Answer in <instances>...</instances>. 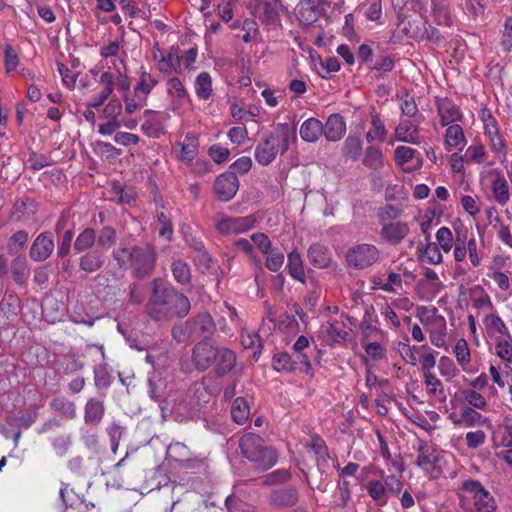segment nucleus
Wrapping results in <instances>:
<instances>
[{"instance_id":"f257e3e1","label":"nucleus","mask_w":512,"mask_h":512,"mask_svg":"<svg viewBox=\"0 0 512 512\" xmlns=\"http://www.w3.org/2000/svg\"><path fill=\"white\" fill-rule=\"evenodd\" d=\"M150 288L144 311L151 320L167 323L174 319H183L189 314V298L168 281L154 278L150 282Z\"/></svg>"},{"instance_id":"f03ea898","label":"nucleus","mask_w":512,"mask_h":512,"mask_svg":"<svg viewBox=\"0 0 512 512\" xmlns=\"http://www.w3.org/2000/svg\"><path fill=\"white\" fill-rule=\"evenodd\" d=\"M111 257L119 270L130 271L132 278L144 280L155 270L157 252L151 243L120 245L112 250Z\"/></svg>"},{"instance_id":"7ed1b4c3","label":"nucleus","mask_w":512,"mask_h":512,"mask_svg":"<svg viewBox=\"0 0 512 512\" xmlns=\"http://www.w3.org/2000/svg\"><path fill=\"white\" fill-rule=\"evenodd\" d=\"M241 454L254 464L258 471L272 468L278 461L276 450L265 444L264 439L255 433H245L239 439Z\"/></svg>"},{"instance_id":"20e7f679","label":"nucleus","mask_w":512,"mask_h":512,"mask_svg":"<svg viewBox=\"0 0 512 512\" xmlns=\"http://www.w3.org/2000/svg\"><path fill=\"white\" fill-rule=\"evenodd\" d=\"M277 127L281 138L270 133L255 148V159L262 166L272 163L279 151L285 153L289 149L290 136L296 137L295 127L291 128L287 123H280Z\"/></svg>"},{"instance_id":"39448f33","label":"nucleus","mask_w":512,"mask_h":512,"mask_svg":"<svg viewBox=\"0 0 512 512\" xmlns=\"http://www.w3.org/2000/svg\"><path fill=\"white\" fill-rule=\"evenodd\" d=\"M379 250L371 244H358L351 247L346 254L347 265L362 270L373 265L379 259Z\"/></svg>"},{"instance_id":"423d86ee","label":"nucleus","mask_w":512,"mask_h":512,"mask_svg":"<svg viewBox=\"0 0 512 512\" xmlns=\"http://www.w3.org/2000/svg\"><path fill=\"white\" fill-rule=\"evenodd\" d=\"M188 336L199 341H209L216 331V324L209 313H200L185 322Z\"/></svg>"},{"instance_id":"0eeeda50","label":"nucleus","mask_w":512,"mask_h":512,"mask_svg":"<svg viewBox=\"0 0 512 512\" xmlns=\"http://www.w3.org/2000/svg\"><path fill=\"white\" fill-rule=\"evenodd\" d=\"M462 489L473 494L474 506L478 512H495L497 506L494 498L478 480L464 481Z\"/></svg>"},{"instance_id":"6e6552de","label":"nucleus","mask_w":512,"mask_h":512,"mask_svg":"<svg viewBox=\"0 0 512 512\" xmlns=\"http://www.w3.org/2000/svg\"><path fill=\"white\" fill-rule=\"evenodd\" d=\"M328 0H300L297 18L302 25L310 26L325 14L324 5Z\"/></svg>"},{"instance_id":"1a4fd4ad","label":"nucleus","mask_w":512,"mask_h":512,"mask_svg":"<svg viewBox=\"0 0 512 512\" xmlns=\"http://www.w3.org/2000/svg\"><path fill=\"white\" fill-rule=\"evenodd\" d=\"M239 189V180L233 171H226L219 175L213 186L214 193L219 201H230Z\"/></svg>"},{"instance_id":"9d476101","label":"nucleus","mask_w":512,"mask_h":512,"mask_svg":"<svg viewBox=\"0 0 512 512\" xmlns=\"http://www.w3.org/2000/svg\"><path fill=\"white\" fill-rule=\"evenodd\" d=\"M55 249L53 233L50 231L41 232L33 241L29 257L35 262H43L47 260Z\"/></svg>"},{"instance_id":"9b49d317","label":"nucleus","mask_w":512,"mask_h":512,"mask_svg":"<svg viewBox=\"0 0 512 512\" xmlns=\"http://www.w3.org/2000/svg\"><path fill=\"white\" fill-rule=\"evenodd\" d=\"M220 347L213 346L209 341H198L192 352L193 362L199 371H205L213 365Z\"/></svg>"},{"instance_id":"f8f14e48","label":"nucleus","mask_w":512,"mask_h":512,"mask_svg":"<svg viewBox=\"0 0 512 512\" xmlns=\"http://www.w3.org/2000/svg\"><path fill=\"white\" fill-rule=\"evenodd\" d=\"M106 253L98 248L81 253L79 269L86 274H92L101 270L106 263Z\"/></svg>"},{"instance_id":"ddd939ff","label":"nucleus","mask_w":512,"mask_h":512,"mask_svg":"<svg viewBox=\"0 0 512 512\" xmlns=\"http://www.w3.org/2000/svg\"><path fill=\"white\" fill-rule=\"evenodd\" d=\"M254 225V220L251 217H227L220 220L216 228L222 235L238 234L246 232Z\"/></svg>"},{"instance_id":"4468645a","label":"nucleus","mask_w":512,"mask_h":512,"mask_svg":"<svg viewBox=\"0 0 512 512\" xmlns=\"http://www.w3.org/2000/svg\"><path fill=\"white\" fill-rule=\"evenodd\" d=\"M299 499V494L294 486H286L275 489L269 494V503L275 508H288L294 506Z\"/></svg>"},{"instance_id":"2eb2a0df","label":"nucleus","mask_w":512,"mask_h":512,"mask_svg":"<svg viewBox=\"0 0 512 512\" xmlns=\"http://www.w3.org/2000/svg\"><path fill=\"white\" fill-rule=\"evenodd\" d=\"M436 108L443 127L450 123L462 121L463 115L451 99L447 97L438 98Z\"/></svg>"},{"instance_id":"dca6fc26","label":"nucleus","mask_w":512,"mask_h":512,"mask_svg":"<svg viewBox=\"0 0 512 512\" xmlns=\"http://www.w3.org/2000/svg\"><path fill=\"white\" fill-rule=\"evenodd\" d=\"M346 132V122L339 113L331 114L326 123L323 124V135L326 140L336 142L342 139Z\"/></svg>"},{"instance_id":"f3484780","label":"nucleus","mask_w":512,"mask_h":512,"mask_svg":"<svg viewBox=\"0 0 512 512\" xmlns=\"http://www.w3.org/2000/svg\"><path fill=\"white\" fill-rule=\"evenodd\" d=\"M156 51L160 53L158 60V69L164 75H170L172 72H181V58L179 56L178 47L172 46L166 55H163L159 47H155Z\"/></svg>"},{"instance_id":"a211bd4d","label":"nucleus","mask_w":512,"mask_h":512,"mask_svg":"<svg viewBox=\"0 0 512 512\" xmlns=\"http://www.w3.org/2000/svg\"><path fill=\"white\" fill-rule=\"evenodd\" d=\"M410 229L405 222H389L382 226L381 237L392 245L399 244L409 233Z\"/></svg>"},{"instance_id":"6ab92c4d","label":"nucleus","mask_w":512,"mask_h":512,"mask_svg":"<svg viewBox=\"0 0 512 512\" xmlns=\"http://www.w3.org/2000/svg\"><path fill=\"white\" fill-rule=\"evenodd\" d=\"M309 263L317 269L328 268L332 262V253L328 247L320 243H313L308 251Z\"/></svg>"},{"instance_id":"aec40b11","label":"nucleus","mask_w":512,"mask_h":512,"mask_svg":"<svg viewBox=\"0 0 512 512\" xmlns=\"http://www.w3.org/2000/svg\"><path fill=\"white\" fill-rule=\"evenodd\" d=\"M217 357L212 366L218 377L227 375L236 365V354L225 347H220Z\"/></svg>"},{"instance_id":"412c9836","label":"nucleus","mask_w":512,"mask_h":512,"mask_svg":"<svg viewBox=\"0 0 512 512\" xmlns=\"http://www.w3.org/2000/svg\"><path fill=\"white\" fill-rule=\"evenodd\" d=\"M105 414L104 401L93 397L85 404L84 421L87 425L98 426Z\"/></svg>"},{"instance_id":"4be33fe9","label":"nucleus","mask_w":512,"mask_h":512,"mask_svg":"<svg viewBox=\"0 0 512 512\" xmlns=\"http://www.w3.org/2000/svg\"><path fill=\"white\" fill-rule=\"evenodd\" d=\"M146 121L142 124V130L147 135H155L163 130V122L169 118L168 113H157L153 110H145Z\"/></svg>"},{"instance_id":"5701e85b","label":"nucleus","mask_w":512,"mask_h":512,"mask_svg":"<svg viewBox=\"0 0 512 512\" xmlns=\"http://www.w3.org/2000/svg\"><path fill=\"white\" fill-rule=\"evenodd\" d=\"M299 133L303 141L314 143L321 137L323 133V124L317 118H308L301 125Z\"/></svg>"},{"instance_id":"b1692460","label":"nucleus","mask_w":512,"mask_h":512,"mask_svg":"<svg viewBox=\"0 0 512 512\" xmlns=\"http://www.w3.org/2000/svg\"><path fill=\"white\" fill-rule=\"evenodd\" d=\"M96 241V230L91 227H87L83 229L74 240L73 251L76 254H81L83 252L93 250L94 245H96Z\"/></svg>"},{"instance_id":"393cba45","label":"nucleus","mask_w":512,"mask_h":512,"mask_svg":"<svg viewBox=\"0 0 512 512\" xmlns=\"http://www.w3.org/2000/svg\"><path fill=\"white\" fill-rule=\"evenodd\" d=\"M416 450L418 457L415 464L423 470L428 471L429 466H435L439 461L436 448L427 443H421Z\"/></svg>"},{"instance_id":"a878e982","label":"nucleus","mask_w":512,"mask_h":512,"mask_svg":"<svg viewBox=\"0 0 512 512\" xmlns=\"http://www.w3.org/2000/svg\"><path fill=\"white\" fill-rule=\"evenodd\" d=\"M287 260V269L289 275L293 279L304 284L306 282V275L304 270V263L299 252L294 249L288 254Z\"/></svg>"},{"instance_id":"bb28decb","label":"nucleus","mask_w":512,"mask_h":512,"mask_svg":"<svg viewBox=\"0 0 512 512\" xmlns=\"http://www.w3.org/2000/svg\"><path fill=\"white\" fill-rule=\"evenodd\" d=\"M493 173L496 175V178L492 181L491 188L495 200L500 205H505L510 199L508 182L500 171L494 170Z\"/></svg>"},{"instance_id":"cd10ccee","label":"nucleus","mask_w":512,"mask_h":512,"mask_svg":"<svg viewBox=\"0 0 512 512\" xmlns=\"http://www.w3.org/2000/svg\"><path fill=\"white\" fill-rule=\"evenodd\" d=\"M256 6L262 9V14L259 15V20L262 24L267 26L276 25L280 21L277 6L274 2L268 0H257Z\"/></svg>"},{"instance_id":"c85d7f7f","label":"nucleus","mask_w":512,"mask_h":512,"mask_svg":"<svg viewBox=\"0 0 512 512\" xmlns=\"http://www.w3.org/2000/svg\"><path fill=\"white\" fill-rule=\"evenodd\" d=\"M97 241L96 248L102 249L107 252L110 248L114 247L117 242V232L112 226H103L96 230Z\"/></svg>"},{"instance_id":"c756f323","label":"nucleus","mask_w":512,"mask_h":512,"mask_svg":"<svg viewBox=\"0 0 512 512\" xmlns=\"http://www.w3.org/2000/svg\"><path fill=\"white\" fill-rule=\"evenodd\" d=\"M158 84V80L155 79L149 72H147L143 67L140 69L139 80L134 87V94L137 99H140L141 94L144 95V99L146 96L153 90V88Z\"/></svg>"},{"instance_id":"7c9ffc66","label":"nucleus","mask_w":512,"mask_h":512,"mask_svg":"<svg viewBox=\"0 0 512 512\" xmlns=\"http://www.w3.org/2000/svg\"><path fill=\"white\" fill-rule=\"evenodd\" d=\"M272 366L277 372L291 373L298 369V361L287 352H279L273 356Z\"/></svg>"},{"instance_id":"2f4dec72","label":"nucleus","mask_w":512,"mask_h":512,"mask_svg":"<svg viewBox=\"0 0 512 512\" xmlns=\"http://www.w3.org/2000/svg\"><path fill=\"white\" fill-rule=\"evenodd\" d=\"M195 93L200 100H208L212 96V78L208 72H201L194 82Z\"/></svg>"},{"instance_id":"473e14b6","label":"nucleus","mask_w":512,"mask_h":512,"mask_svg":"<svg viewBox=\"0 0 512 512\" xmlns=\"http://www.w3.org/2000/svg\"><path fill=\"white\" fill-rule=\"evenodd\" d=\"M11 272L14 281L23 285L29 277L28 262L25 256L18 255L11 262Z\"/></svg>"},{"instance_id":"72a5a7b5","label":"nucleus","mask_w":512,"mask_h":512,"mask_svg":"<svg viewBox=\"0 0 512 512\" xmlns=\"http://www.w3.org/2000/svg\"><path fill=\"white\" fill-rule=\"evenodd\" d=\"M171 271L173 278L177 283L187 285L191 282L192 275L190 266L182 259H177L172 262Z\"/></svg>"},{"instance_id":"f704fd0d","label":"nucleus","mask_w":512,"mask_h":512,"mask_svg":"<svg viewBox=\"0 0 512 512\" xmlns=\"http://www.w3.org/2000/svg\"><path fill=\"white\" fill-rule=\"evenodd\" d=\"M166 389V382L161 377H156L155 375L149 377L148 379V394L149 397L159 402L160 408L162 411H164V406L162 401V396L165 393Z\"/></svg>"},{"instance_id":"c9c22d12","label":"nucleus","mask_w":512,"mask_h":512,"mask_svg":"<svg viewBox=\"0 0 512 512\" xmlns=\"http://www.w3.org/2000/svg\"><path fill=\"white\" fill-rule=\"evenodd\" d=\"M457 422H459L460 426L463 427H473L476 425H484L487 422V419L472 407L467 406L461 410L459 420Z\"/></svg>"},{"instance_id":"e433bc0d","label":"nucleus","mask_w":512,"mask_h":512,"mask_svg":"<svg viewBox=\"0 0 512 512\" xmlns=\"http://www.w3.org/2000/svg\"><path fill=\"white\" fill-rule=\"evenodd\" d=\"M29 239L25 230H19L12 234L7 241V252L10 255H17L24 249Z\"/></svg>"},{"instance_id":"4c0bfd02","label":"nucleus","mask_w":512,"mask_h":512,"mask_svg":"<svg viewBox=\"0 0 512 512\" xmlns=\"http://www.w3.org/2000/svg\"><path fill=\"white\" fill-rule=\"evenodd\" d=\"M113 382L108 364H98L94 367V384L98 390H106Z\"/></svg>"},{"instance_id":"58836bf2","label":"nucleus","mask_w":512,"mask_h":512,"mask_svg":"<svg viewBox=\"0 0 512 512\" xmlns=\"http://www.w3.org/2000/svg\"><path fill=\"white\" fill-rule=\"evenodd\" d=\"M250 414L247 401L243 397L236 398L231 406V417L237 424H244Z\"/></svg>"},{"instance_id":"ea45409f","label":"nucleus","mask_w":512,"mask_h":512,"mask_svg":"<svg viewBox=\"0 0 512 512\" xmlns=\"http://www.w3.org/2000/svg\"><path fill=\"white\" fill-rule=\"evenodd\" d=\"M57 258L64 259L69 256L74 238L73 226L66 229L62 234L57 235Z\"/></svg>"},{"instance_id":"a19ab883","label":"nucleus","mask_w":512,"mask_h":512,"mask_svg":"<svg viewBox=\"0 0 512 512\" xmlns=\"http://www.w3.org/2000/svg\"><path fill=\"white\" fill-rule=\"evenodd\" d=\"M444 2L445 0H431L432 16L438 25L451 26L452 19Z\"/></svg>"},{"instance_id":"79ce46f5","label":"nucleus","mask_w":512,"mask_h":512,"mask_svg":"<svg viewBox=\"0 0 512 512\" xmlns=\"http://www.w3.org/2000/svg\"><path fill=\"white\" fill-rule=\"evenodd\" d=\"M362 163L364 166L372 170H378L382 168L384 165L382 151L375 146L367 147Z\"/></svg>"},{"instance_id":"37998d69","label":"nucleus","mask_w":512,"mask_h":512,"mask_svg":"<svg viewBox=\"0 0 512 512\" xmlns=\"http://www.w3.org/2000/svg\"><path fill=\"white\" fill-rule=\"evenodd\" d=\"M362 152V141L359 137L348 136L343 144L342 153L346 158L353 161L359 159Z\"/></svg>"},{"instance_id":"c03bdc74","label":"nucleus","mask_w":512,"mask_h":512,"mask_svg":"<svg viewBox=\"0 0 512 512\" xmlns=\"http://www.w3.org/2000/svg\"><path fill=\"white\" fill-rule=\"evenodd\" d=\"M35 207L34 202L28 198L18 199L12 207L11 218L15 221H21L27 213H34Z\"/></svg>"},{"instance_id":"a18cd8bd","label":"nucleus","mask_w":512,"mask_h":512,"mask_svg":"<svg viewBox=\"0 0 512 512\" xmlns=\"http://www.w3.org/2000/svg\"><path fill=\"white\" fill-rule=\"evenodd\" d=\"M50 407L69 419H73L76 416V406L74 402L64 397H56L52 399Z\"/></svg>"},{"instance_id":"49530a36","label":"nucleus","mask_w":512,"mask_h":512,"mask_svg":"<svg viewBox=\"0 0 512 512\" xmlns=\"http://www.w3.org/2000/svg\"><path fill=\"white\" fill-rule=\"evenodd\" d=\"M198 153L197 137L193 133H187L185 142L181 148L180 158L183 161L191 162Z\"/></svg>"},{"instance_id":"de8ad7c7","label":"nucleus","mask_w":512,"mask_h":512,"mask_svg":"<svg viewBox=\"0 0 512 512\" xmlns=\"http://www.w3.org/2000/svg\"><path fill=\"white\" fill-rule=\"evenodd\" d=\"M493 129L488 130V137L490 140L491 150L499 154L501 163L506 161L505 142L499 135L498 128L492 126Z\"/></svg>"},{"instance_id":"09e8293b","label":"nucleus","mask_w":512,"mask_h":512,"mask_svg":"<svg viewBox=\"0 0 512 512\" xmlns=\"http://www.w3.org/2000/svg\"><path fill=\"white\" fill-rule=\"evenodd\" d=\"M445 142L447 145L457 147L466 142L463 129L458 124L450 125L446 130Z\"/></svg>"},{"instance_id":"8fccbe9b","label":"nucleus","mask_w":512,"mask_h":512,"mask_svg":"<svg viewBox=\"0 0 512 512\" xmlns=\"http://www.w3.org/2000/svg\"><path fill=\"white\" fill-rule=\"evenodd\" d=\"M385 491V485L379 480H371L367 484V492L369 496L381 506L387 503Z\"/></svg>"},{"instance_id":"3c124183","label":"nucleus","mask_w":512,"mask_h":512,"mask_svg":"<svg viewBox=\"0 0 512 512\" xmlns=\"http://www.w3.org/2000/svg\"><path fill=\"white\" fill-rule=\"evenodd\" d=\"M157 221L160 225L159 236L171 241L173 236V225L171 218L164 211H157Z\"/></svg>"},{"instance_id":"603ef678","label":"nucleus","mask_w":512,"mask_h":512,"mask_svg":"<svg viewBox=\"0 0 512 512\" xmlns=\"http://www.w3.org/2000/svg\"><path fill=\"white\" fill-rule=\"evenodd\" d=\"M485 324L488 328L494 329L500 334L498 338L512 339V336L502 319L497 315H488L485 318Z\"/></svg>"},{"instance_id":"864d4df0","label":"nucleus","mask_w":512,"mask_h":512,"mask_svg":"<svg viewBox=\"0 0 512 512\" xmlns=\"http://www.w3.org/2000/svg\"><path fill=\"white\" fill-rule=\"evenodd\" d=\"M403 32L412 39L424 40L427 37L426 22H408V26L403 28Z\"/></svg>"},{"instance_id":"5fc2aeb1","label":"nucleus","mask_w":512,"mask_h":512,"mask_svg":"<svg viewBox=\"0 0 512 512\" xmlns=\"http://www.w3.org/2000/svg\"><path fill=\"white\" fill-rule=\"evenodd\" d=\"M512 339L497 338L496 339V355L506 362H512Z\"/></svg>"},{"instance_id":"6e6d98bb","label":"nucleus","mask_w":512,"mask_h":512,"mask_svg":"<svg viewBox=\"0 0 512 512\" xmlns=\"http://www.w3.org/2000/svg\"><path fill=\"white\" fill-rule=\"evenodd\" d=\"M291 477V474L288 470L278 469L269 474L264 475L261 478V482L264 485H275L288 481Z\"/></svg>"},{"instance_id":"4d7b16f0","label":"nucleus","mask_w":512,"mask_h":512,"mask_svg":"<svg viewBox=\"0 0 512 512\" xmlns=\"http://www.w3.org/2000/svg\"><path fill=\"white\" fill-rule=\"evenodd\" d=\"M423 261H427L429 264H439L442 261V254L438 248V245L433 242H429L421 255Z\"/></svg>"},{"instance_id":"13d9d810","label":"nucleus","mask_w":512,"mask_h":512,"mask_svg":"<svg viewBox=\"0 0 512 512\" xmlns=\"http://www.w3.org/2000/svg\"><path fill=\"white\" fill-rule=\"evenodd\" d=\"M395 66V60L390 55H379L376 60L368 67L372 70L381 72H390Z\"/></svg>"},{"instance_id":"bf43d9fd","label":"nucleus","mask_w":512,"mask_h":512,"mask_svg":"<svg viewBox=\"0 0 512 512\" xmlns=\"http://www.w3.org/2000/svg\"><path fill=\"white\" fill-rule=\"evenodd\" d=\"M167 92L168 94L178 98L184 99L188 97V92L182 84L181 80L177 77L170 78L167 81Z\"/></svg>"},{"instance_id":"052dcab7","label":"nucleus","mask_w":512,"mask_h":512,"mask_svg":"<svg viewBox=\"0 0 512 512\" xmlns=\"http://www.w3.org/2000/svg\"><path fill=\"white\" fill-rule=\"evenodd\" d=\"M175 462L177 464V468L190 470L192 472H196L204 466L203 458L199 457L175 459Z\"/></svg>"},{"instance_id":"680f3d73","label":"nucleus","mask_w":512,"mask_h":512,"mask_svg":"<svg viewBox=\"0 0 512 512\" xmlns=\"http://www.w3.org/2000/svg\"><path fill=\"white\" fill-rule=\"evenodd\" d=\"M436 239L444 252H449L452 248L453 236L447 227H441L436 233Z\"/></svg>"},{"instance_id":"e2e57ef3","label":"nucleus","mask_w":512,"mask_h":512,"mask_svg":"<svg viewBox=\"0 0 512 512\" xmlns=\"http://www.w3.org/2000/svg\"><path fill=\"white\" fill-rule=\"evenodd\" d=\"M284 263V254L279 250H271L265 265L272 272H278Z\"/></svg>"},{"instance_id":"0e129e2a","label":"nucleus","mask_w":512,"mask_h":512,"mask_svg":"<svg viewBox=\"0 0 512 512\" xmlns=\"http://www.w3.org/2000/svg\"><path fill=\"white\" fill-rule=\"evenodd\" d=\"M400 109L401 112L408 117L416 116L418 108L415 103L414 97L411 96L409 93H405L401 97Z\"/></svg>"},{"instance_id":"69168bd1","label":"nucleus","mask_w":512,"mask_h":512,"mask_svg":"<svg viewBox=\"0 0 512 512\" xmlns=\"http://www.w3.org/2000/svg\"><path fill=\"white\" fill-rule=\"evenodd\" d=\"M321 330L323 333H326L334 342H337L338 339L345 340L348 336V332L339 329L336 323L327 322L326 324L322 325Z\"/></svg>"},{"instance_id":"338daca9","label":"nucleus","mask_w":512,"mask_h":512,"mask_svg":"<svg viewBox=\"0 0 512 512\" xmlns=\"http://www.w3.org/2000/svg\"><path fill=\"white\" fill-rule=\"evenodd\" d=\"M416 154V150L408 146H398L394 150L395 161L402 165L410 162Z\"/></svg>"},{"instance_id":"774afa93","label":"nucleus","mask_w":512,"mask_h":512,"mask_svg":"<svg viewBox=\"0 0 512 512\" xmlns=\"http://www.w3.org/2000/svg\"><path fill=\"white\" fill-rule=\"evenodd\" d=\"M225 506L229 512H249L250 511L248 505L234 495H229L226 498Z\"/></svg>"}]
</instances>
